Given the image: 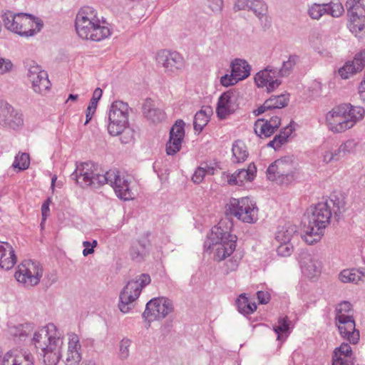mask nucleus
<instances>
[{
	"label": "nucleus",
	"mask_w": 365,
	"mask_h": 365,
	"mask_svg": "<svg viewBox=\"0 0 365 365\" xmlns=\"http://www.w3.org/2000/svg\"><path fill=\"white\" fill-rule=\"evenodd\" d=\"M355 359L350 345L342 343L335 348L332 355V365H354Z\"/></svg>",
	"instance_id": "5701e85b"
},
{
	"label": "nucleus",
	"mask_w": 365,
	"mask_h": 365,
	"mask_svg": "<svg viewBox=\"0 0 365 365\" xmlns=\"http://www.w3.org/2000/svg\"><path fill=\"white\" fill-rule=\"evenodd\" d=\"M249 11H252L259 19H262L267 13V6L262 0H250Z\"/></svg>",
	"instance_id": "37998d69"
},
{
	"label": "nucleus",
	"mask_w": 365,
	"mask_h": 365,
	"mask_svg": "<svg viewBox=\"0 0 365 365\" xmlns=\"http://www.w3.org/2000/svg\"><path fill=\"white\" fill-rule=\"evenodd\" d=\"M237 93L232 91L225 92L220 96L216 108V113L220 119H225L237 109Z\"/></svg>",
	"instance_id": "6ab92c4d"
},
{
	"label": "nucleus",
	"mask_w": 365,
	"mask_h": 365,
	"mask_svg": "<svg viewBox=\"0 0 365 365\" xmlns=\"http://www.w3.org/2000/svg\"><path fill=\"white\" fill-rule=\"evenodd\" d=\"M34 327L33 323L19 324L10 326L9 332L13 337L24 340L34 331Z\"/></svg>",
	"instance_id": "2f4dec72"
},
{
	"label": "nucleus",
	"mask_w": 365,
	"mask_h": 365,
	"mask_svg": "<svg viewBox=\"0 0 365 365\" xmlns=\"http://www.w3.org/2000/svg\"><path fill=\"white\" fill-rule=\"evenodd\" d=\"M185 122L181 120H177L170 130V135L175 138L185 137Z\"/></svg>",
	"instance_id": "09e8293b"
},
{
	"label": "nucleus",
	"mask_w": 365,
	"mask_h": 365,
	"mask_svg": "<svg viewBox=\"0 0 365 365\" xmlns=\"http://www.w3.org/2000/svg\"><path fill=\"white\" fill-rule=\"evenodd\" d=\"M27 76L29 81L34 80L35 78L40 76V80H41V86L45 88L51 87V84L48 80L46 71L41 69V66L36 64L35 63H33L32 65H30Z\"/></svg>",
	"instance_id": "f704fd0d"
},
{
	"label": "nucleus",
	"mask_w": 365,
	"mask_h": 365,
	"mask_svg": "<svg viewBox=\"0 0 365 365\" xmlns=\"http://www.w3.org/2000/svg\"><path fill=\"white\" fill-rule=\"evenodd\" d=\"M339 74L343 79L349 78L351 75L359 72L356 67L354 66V63H352L351 61L346 62L341 68L339 69Z\"/></svg>",
	"instance_id": "8fccbe9b"
},
{
	"label": "nucleus",
	"mask_w": 365,
	"mask_h": 365,
	"mask_svg": "<svg viewBox=\"0 0 365 365\" xmlns=\"http://www.w3.org/2000/svg\"><path fill=\"white\" fill-rule=\"evenodd\" d=\"M119 135H120V141L123 143L126 144V143H128L129 142H130L133 139L135 132L133 129L128 127V125H127L125 128V129H123V130H122V132H120V133Z\"/></svg>",
	"instance_id": "4d7b16f0"
},
{
	"label": "nucleus",
	"mask_w": 365,
	"mask_h": 365,
	"mask_svg": "<svg viewBox=\"0 0 365 365\" xmlns=\"http://www.w3.org/2000/svg\"><path fill=\"white\" fill-rule=\"evenodd\" d=\"M296 232V226L293 225H286L279 228L276 233L275 239L278 242H290Z\"/></svg>",
	"instance_id": "4c0bfd02"
},
{
	"label": "nucleus",
	"mask_w": 365,
	"mask_h": 365,
	"mask_svg": "<svg viewBox=\"0 0 365 365\" xmlns=\"http://www.w3.org/2000/svg\"><path fill=\"white\" fill-rule=\"evenodd\" d=\"M237 236L230 232L227 227H224V222L212 229L209 248L214 252L215 260L222 261L230 256L236 248Z\"/></svg>",
	"instance_id": "423d86ee"
},
{
	"label": "nucleus",
	"mask_w": 365,
	"mask_h": 365,
	"mask_svg": "<svg viewBox=\"0 0 365 365\" xmlns=\"http://www.w3.org/2000/svg\"><path fill=\"white\" fill-rule=\"evenodd\" d=\"M254 130L255 134L260 138L270 137L276 131L274 128H272V125L259 118L255 123Z\"/></svg>",
	"instance_id": "58836bf2"
},
{
	"label": "nucleus",
	"mask_w": 365,
	"mask_h": 365,
	"mask_svg": "<svg viewBox=\"0 0 365 365\" xmlns=\"http://www.w3.org/2000/svg\"><path fill=\"white\" fill-rule=\"evenodd\" d=\"M359 72L365 67V49L356 54L354 60L351 61Z\"/></svg>",
	"instance_id": "864d4df0"
},
{
	"label": "nucleus",
	"mask_w": 365,
	"mask_h": 365,
	"mask_svg": "<svg viewBox=\"0 0 365 365\" xmlns=\"http://www.w3.org/2000/svg\"><path fill=\"white\" fill-rule=\"evenodd\" d=\"M212 113V109L210 106H202V108L195 113L193 120V127L196 132L200 133L203 130L205 126L208 123Z\"/></svg>",
	"instance_id": "c756f323"
},
{
	"label": "nucleus",
	"mask_w": 365,
	"mask_h": 365,
	"mask_svg": "<svg viewBox=\"0 0 365 365\" xmlns=\"http://www.w3.org/2000/svg\"><path fill=\"white\" fill-rule=\"evenodd\" d=\"M151 279L148 274H141L135 279L129 281L120 294L118 307L123 313L129 312L139 297L142 289L149 284Z\"/></svg>",
	"instance_id": "6e6552de"
},
{
	"label": "nucleus",
	"mask_w": 365,
	"mask_h": 365,
	"mask_svg": "<svg viewBox=\"0 0 365 365\" xmlns=\"http://www.w3.org/2000/svg\"><path fill=\"white\" fill-rule=\"evenodd\" d=\"M148 253V245L145 242L136 240L132 243L130 256L133 260L141 262L144 260Z\"/></svg>",
	"instance_id": "473e14b6"
},
{
	"label": "nucleus",
	"mask_w": 365,
	"mask_h": 365,
	"mask_svg": "<svg viewBox=\"0 0 365 365\" xmlns=\"http://www.w3.org/2000/svg\"><path fill=\"white\" fill-rule=\"evenodd\" d=\"M24 125L23 115L5 101H0V125L17 130Z\"/></svg>",
	"instance_id": "f3484780"
},
{
	"label": "nucleus",
	"mask_w": 365,
	"mask_h": 365,
	"mask_svg": "<svg viewBox=\"0 0 365 365\" xmlns=\"http://www.w3.org/2000/svg\"><path fill=\"white\" fill-rule=\"evenodd\" d=\"M71 178L82 187L98 188L109 184L116 195L121 200H129L133 198V192L130 188V182L118 170L107 171L105 174L98 172V167L93 163L86 162L77 165Z\"/></svg>",
	"instance_id": "f257e3e1"
},
{
	"label": "nucleus",
	"mask_w": 365,
	"mask_h": 365,
	"mask_svg": "<svg viewBox=\"0 0 365 365\" xmlns=\"http://www.w3.org/2000/svg\"><path fill=\"white\" fill-rule=\"evenodd\" d=\"M128 103L121 101H114L108 112V133L113 136L119 135L120 132L128 125Z\"/></svg>",
	"instance_id": "9d476101"
},
{
	"label": "nucleus",
	"mask_w": 365,
	"mask_h": 365,
	"mask_svg": "<svg viewBox=\"0 0 365 365\" xmlns=\"http://www.w3.org/2000/svg\"><path fill=\"white\" fill-rule=\"evenodd\" d=\"M24 13H14L11 11H6L1 15V19L4 26L9 31L20 35L21 24Z\"/></svg>",
	"instance_id": "bb28decb"
},
{
	"label": "nucleus",
	"mask_w": 365,
	"mask_h": 365,
	"mask_svg": "<svg viewBox=\"0 0 365 365\" xmlns=\"http://www.w3.org/2000/svg\"><path fill=\"white\" fill-rule=\"evenodd\" d=\"M132 344L131 339L124 337L119 343L118 356L121 359H126L130 355V347Z\"/></svg>",
	"instance_id": "49530a36"
},
{
	"label": "nucleus",
	"mask_w": 365,
	"mask_h": 365,
	"mask_svg": "<svg viewBox=\"0 0 365 365\" xmlns=\"http://www.w3.org/2000/svg\"><path fill=\"white\" fill-rule=\"evenodd\" d=\"M2 365H34L33 356L26 352L11 351L3 357Z\"/></svg>",
	"instance_id": "b1692460"
},
{
	"label": "nucleus",
	"mask_w": 365,
	"mask_h": 365,
	"mask_svg": "<svg viewBox=\"0 0 365 365\" xmlns=\"http://www.w3.org/2000/svg\"><path fill=\"white\" fill-rule=\"evenodd\" d=\"M287 140L284 137L283 135L279 133L276 135L272 140L269 141L268 146L273 148L275 150H278L282 145L286 143Z\"/></svg>",
	"instance_id": "6e6d98bb"
},
{
	"label": "nucleus",
	"mask_w": 365,
	"mask_h": 365,
	"mask_svg": "<svg viewBox=\"0 0 365 365\" xmlns=\"http://www.w3.org/2000/svg\"><path fill=\"white\" fill-rule=\"evenodd\" d=\"M227 207L230 215L245 223L254 224L259 219V209L250 197L231 198Z\"/></svg>",
	"instance_id": "1a4fd4ad"
},
{
	"label": "nucleus",
	"mask_w": 365,
	"mask_h": 365,
	"mask_svg": "<svg viewBox=\"0 0 365 365\" xmlns=\"http://www.w3.org/2000/svg\"><path fill=\"white\" fill-rule=\"evenodd\" d=\"M43 21L32 14L24 13L21 24V36L30 37L38 33L43 28Z\"/></svg>",
	"instance_id": "4be33fe9"
},
{
	"label": "nucleus",
	"mask_w": 365,
	"mask_h": 365,
	"mask_svg": "<svg viewBox=\"0 0 365 365\" xmlns=\"http://www.w3.org/2000/svg\"><path fill=\"white\" fill-rule=\"evenodd\" d=\"M356 146V143L354 140H348L343 143L336 151L339 154V157L344 156L348 153H351L354 151Z\"/></svg>",
	"instance_id": "3c124183"
},
{
	"label": "nucleus",
	"mask_w": 365,
	"mask_h": 365,
	"mask_svg": "<svg viewBox=\"0 0 365 365\" xmlns=\"http://www.w3.org/2000/svg\"><path fill=\"white\" fill-rule=\"evenodd\" d=\"M256 170L255 164L251 163L247 169L239 170L231 175L227 180V182L230 185L242 186L245 182H251L254 180Z\"/></svg>",
	"instance_id": "393cba45"
},
{
	"label": "nucleus",
	"mask_w": 365,
	"mask_h": 365,
	"mask_svg": "<svg viewBox=\"0 0 365 365\" xmlns=\"http://www.w3.org/2000/svg\"><path fill=\"white\" fill-rule=\"evenodd\" d=\"M232 160L235 163H243L248 157V151L244 142L242 140H236L233 143Z\"/></svg>",
	"instance_id": "c9c22d12"
},
{
	"label": "nucleus",
	"mask_w": 365,
	"mask_h": 365,
	"mask_svg": "<svg viewBox=\"0 0 365 365\" xmlns=\"http://www.w3.org/2000/svg\"><path fill=\"white\" fill-rule=\"evenodd\" d=\"M250 0H236L234 4L233 9L235 11L242 10H248L250 9Z\"/></svg>",
	"instance_id": "e2e57ef3"
},
{
	"label": "nucleus",
	"mask_w": 365,
	"mask_h": 365,
	"mask_svg": "<svg viewBox=\"0 0 365 365\" xmlns=\"http://www.w3.org/2000/svg\"><path fill=\"white\" fill-rule=\"evenodd\" d=\"M16 262L14 250L10 244L0 241V267L9 270Z\"/></svg>",
	"instance_id": "a878e982"
},
{
	"label": "nucleus",
	"mask_w": 365,
	"mask_h": 365,
	"mask_svg": "<svg viewBox=\"0 0 365 365\" xmlns=\"http://www.w3.org/2000/svg\"><path fill=\"white\" fill-rule=\"evenodd\" d=\"M102 95H103L102 89L100 88H96L93 91V96L91 99V101H90L88 106L91 107H93V108H95L96 109L99 100L101 99V98L102 97Z\"/></svg>",
	"instance_id": "052dcab7"
},
{
	"label": "nucleus",
	"mask_w": 365,
	"mask_h": 365,
	"mask_svg": "<svg viewBox=\"0 0 365 365\" xmlns=\"http://www.w3.org/2000/svg\"><path fill=\"white\" fill-rule=\"evenodd\" d=\"M238 81V80L235 79V77L232 76V73H231L230 75L225 74L223 76L220 78V83L224 86H230L236 84Z\"/></svg>",
	"instance_id": "0e129e2a"
},
{
	"label": "nucleus",
	"mask_w": 365,
	"mask_h": 365,
	"mask_svg": "<svg viewBox=\"0 0 365 365\" xmlns=\"http://www.w3.org/2000/svg\"><path fill=\"white\" fill-rule=\"evenodd\" d=\"M82 359L81 345L79 336L75 333L68 334V349L66 354V365H78Z\"/></svg>",
	"instance_id": "412c9836"
},
{
	"label": "nucleus",
	"mask_w": 365,
	"mask_h": 365,
	"mask_svg": "<svg viewBox=\"0 0 365 365\" xmlns=\"http://www.w3.org/2000/svg\"><path fill=\"white\" fill-rule=\"evenodd\" d=\"M42 275L43 268L41 264L31 259L24 260L19 265L15 273L16 280L27 287L37 285Z\"/></svg>",
	"instance_id": "f8f14e48"
},
{
	"label": "nucleus",
	"mask_w": 365,
	"mask_h": 365,
	"mask_svg": "<svg viewBox=\"0 0 365 365\" xmlns=\"http://www.w3.org/2000/svg\"><path fill=\"white\" fill-rule=\"evenodd\" d=\"M173 311V302L168 298H154L146 304L143 317L148 322L164 319Z\"/></svg>",
	"instance_id": "ddd939ff"
},
{
	"label": "nucleus",
	"mask_w": 365,
	"mask_h": 365,
	"mask_svg": "<svg viewBox=\"0 0 365 365\" xmlns=\"http://www.w3.org/2000/svg\"><path fill=\"white\" fill-rule=\"evenodd\" d=\"M207 6L214 14H220L223 9V0H207Z\"/></svg>",
	"instance_id": "5fc2aeb1"
},
{
	"label": "nucleus",
	"mask_w": 365,
	"mask_h": 365,
	"mask_svg": "<svg viewBox=\"0 0 365 365\" xmlns=\"http://www.w3.org/2000/svg\"><path fill=\"white\" fill-rule=\"evenodd\" d=\"M339 279L344 283L357 284L365 280V272L355 268L344 269L339 274Z\"/></svg>",
	"instance_id": "7c9ffc66"
},
{
	"label": "nucleus",
	"mask_w": 365,
	"mask_h": 365,
	"mask_svg": "<svg viewBox=\"0 0 365 365\" xmlns=\"http://www.w3.org/2000/svg\"><path fill=\"white\" fill-rule=\"evenodd\" d=\"M290 322L287 317H279L278 319V325L274 326L273 329L277 334L278 340H284L283 334L289 333Z\"/></svg>",
	"instance_id": "79ce46f5"
},
{
	"label": "nucleus",
	"mask_w": 365,
	"mask_h": 365,
	"mask_svg": "<svg viewBox=\"0 0 365 365\" xmlns=\"http://www.w3.org/2000/svg\"><path fill=\"white\" fill-rule=\"evenodd\" d=\"M294 130V128L292 126L291 123L288 125H287L286 127H284V128H282L279 133H281L282 135H284V137H285V138L287 140L288 138L291 135V134L292 133Z\"/></svg>",
	"instance_id": "774afa93"
},
{
	"label": "nucleus",
	"mask_w": 365,
	"mask_h": 365,
	"mask_svg": "<svg viewBox=\"0 0 365 365\" xmlns=\"http://www.w3.org/2000/svg\"><path fill=\"white\" fill-rule=\"evenodd\" d=\"M30 164L29 155L26 153L17 155L13 163V167L17 168L21 170H26Z\"/></svg>",
	"instance_id": "a18cd8bd"
},
{
	"label": "nucleus",
	"mask_w": 365,
	"mask_h": 365,
	"mask_svg": "<svg viewBox=\"0 0 365 365\" xmlns=\"http://www.w3.org/2000/svg\"><path fill=\"white\" fill-rule=\"evenodd\" d=\"M231 72L235 79L242 81L250 75L251 66L242 58H235L230 63Z\"/></svg>",
	"instance_id": "cd10ccee"
},
{
	"label": "nucleus",
	"mask_w": 365,
	"mask_h": 365,
	"mask_svg": "<svg viewBox=\"0 0 365 365\" xmlns=\"http://www.w3.org/2000/svg\"><path fill=\"white\" fill-rule=\"evenodd\" d=\"M258 301L262 304H267L270 300V294L267 292L258 291L257 292Z\"/></svg>",
	"instance_id": "69168bd1"
},
{
	"label": "nucleus",
	"mask_w": 365,
	"mask_h": 365,
	"mask_svg": "<svg viewBox=\"0 0 365 365\" xmlns=\"http://www.w3.org/2000/svg\"><path fill=\"white\" fill-rule=\"evenodd\" d=\"M279 245L277 248L278 255L282 257H289L294 250L293 246L290 242H279Z\"/></svg>",
	"instance_id": "603ef678"
},
{
	"label": "nucleus",
	"mask_w": 365,
	"mask_h": 365,
	"mask_svg": "<svg viewBox=\"0 0 365 365\" xmlns=\"http://www.w3.org/2000/svg\"><path fill=\"white\" fill-rule=\"evenodd\" d=\"M51 200L49 198H48L42 205L41 206V214H42V221H45L48 213L49 212V205H50Z\"/></svg>",
	"instance_id": "338daca9"
},
{
	"label": "nucleus",
	"mask_w": 365,
	"mask_h": 365,
	"mask_svg": "<svg viewBox=\"0 0 365 365\" xmlns=\"http://www.w3.org/2000/svg\"><path fill=\"white\" fill-rule=\"evenodd\" d=\"M364 115L363 107L342 103L330 110L326 115V120L330 130L341 133L353 128L364 118Z\"/></svg>",
	"instance_id": "39448f33"
},
{
	"label": "nucleus",
	"mask_w": 365,
	"mask_h": 365,
	"mask_svg": "<svg viewBox=\"0 0 365 365\" xmlns=\"http://www.w3.org/2000/svg\"><path fill=\"white\" fill-rule=\"evenodd\" d=\"M350 302L344 301L336 309V325L342 338L352 344H356L360 339L359 331L356 329Z\"/></svg>",
	"instance_id": "0eeeda50"
},
{
	"label": "nucleus",
	"mask_w": 365,
	"mask_h": 365,
	"mask_svg": "<svg viewBox=\"0 0 365 365\" xmlns=\"http://www.w3.org/2000/svg\"><path fill=\"white\" fill-rule=\"evenodd\" d=\"M331 211L328 201L317 203L312 209L311 214L304 222L303 235L302 237L308 245L318 242L324 230L330 222Z\"/></svg>",
	"instance_id": "20e7f679"
},
{
	"label": "nucleus",
	"mask_w": 365,
	"mask_h": 365,
	"mask_svg": "<svg viewBox=\"0 0 365 365\" xmlns=\"http://www.w3.org/2000/svg\"><path fill=\"white\" fill-rule=\"evenodd\" d=\"M156 61L168 74H173L182 70L185 66L183 57L176 51L161 50L158 52Z\"/></svg>",
	"instance_id": "dca6fc26"
},
{
	"label": "nucleus",
	"mask_w": 365,
	"mask_h": 365,
	"mask_svg": "<svg viewBox=\"0 0 365 365\" xmlns=\"http://www.w3.org/2000/svg\"><path fill=\"white\" fill-rule=\"evenodd\" d=\"M32 344L43 356L46 365H56L61 357L63 344L61 333L53 324H48L36 331L32 338Z\"/></svg>",
	"instance_id": "f03ea898"
},
{
	"label": "nucleus",
	"mask_w": 365,
	"mask_h": 365,
	"mask_svg": "<svg viewBox=\"0 0 365 365\" xmlns=\"http://www.w3.org/2000/svg\"><path fill=\"white\" fill-rule=\"evenodd\" d=\"M184 138H175L169 136V140L166 144V153L168 155H174L179 152L182 147Z\"/></svg>",
	"instance_id": "a19ab883"
},
{
	"label": "nucleus",
	"mask_w": 365,
	"mask_h": 365,
	"mask_svg": "<svg viewBox=\"0 0 365 365\" xmlns=\"http://www.w3.org/2000/svg\"><path fill=\"white\" fill-rule=\"evenodd\" d=\"M289 95L281 94L278 96H272L264 103L254 111L256 115L264 113L266 112H274L279 113V110L286 107L289 103Z\"/></svg>",
	"instance_id": "aec40b11"
},
{
	"label": "nucleus",
	"mask_w": 365,
	"mask_h": 365,
	"mask_svg": "<svg viewBox=\"0 0 365 365\" xmlns=\"http://www.w3.org/2000/svg\"><path fill=\"white\" fill-rule=\"evenodd\" d=\"M265 113L264 117L260 119L264 120V122H267V123L272 125V128L277 130L281 125L280 116L278 113H274V112H266Z\"/></svg>",
	"instance_id": "de8ad7c7"
},
{
	"label": "nucleus",
	"mask_w": 365,
	"mask_h": 365,
	"mask_svg": "<svg viewBox=\"0 0 365 365\" xmlns=\"http://www.w3.org/2000/svg\"><path fill=\"white\" fill-rule=\"evenodd\" d=\"M206 174H214V168L205 165V167H198L192 176V180L195 184H200L204 180Z\"/></svg>",
	"instance_id": "c03bdc74"
},
{
	"label": "nucleus",
	"mask_w": 365,
	"mask_h": 365,
	"mask_svg": "<svg viewBox=\"0 0 365 365\" xmlns=\"http://www.w3.org/2000/svg\"><path fill=\"white\" fill-rule=\"evenodd\" d=\"M280 78L282 77L278 73V68L268 65L255 74V82L258 88H265L268 93H270L281 85Z\"/></svg>",
	"instance_id": "2eb2a0df"
},
{
	"label": "nucleus",
	"mask_w": 365,
	"mask_h": 365,
	"mask_svg": "<svg viewBox=\"0 0 365 365\" xmlns=\"http://www.w3.org/2000/svg\"><path fill=\"white\" fill-rule=\"evenodd\" d=\"M361 0H346L345 6L349 16V28L356 36L365 34V6Z\"/></svg>",
	"instance_id": "9b49d317"
},
{
	"label": "nucleus",
	"mask_w": 365,
	"mask_h": 365,
	"mask_svg": "<svg viewBox=\"0 0 365 365\" xmlns=\"http://www.w3.org/2000/svg\"><path fill=\"white\" fill-rule=\"evenodd\" d=\"M302 272L309 278H312L320 273L319 263L310 255H307L301 261Z\"/></svg>",
	"instance_id": "72a5a7b5"
},
{
	"label": "nucleus",
	"mask_w": 365,
	"mask_h": 365,
	"mask_svg": "<svg viewBox=\"0 0 365 365\" xmlns=\"http://www.w3.org/2000/svg\"><path fill=\"white\" fill-rule=\"evenodd\" d=\"M239 265V259L232 257L225 263V273L228 274L231 272L237 270Z\"/></svg>",
	"instance_id": "13d9d810"
},
{
	"label": "nucleus",
	"mask_w": 365,
	"mask_h": 365,
	"mask_svg": "<svg viewBox=\"0 0 365 365\" xmlns=\"http://www.w3.org/2000/svg\"><path fill=\"white\" fill-rule=\"evenodd\" d=\"M30 81L31 82L32 88L36 93L42 94L50 89V88H45L41 86L40 76L35 78L34 80H30Z\"/></svg>",
	"instance_id": "bf43d9fd"
},
{
	"label": "nucleus",
	"mask_w": 365,
	"mask_h": 365,
	"mask_svg": "<svg viewBox=\"0 0 365 365\" xmlns=\"http://www.w3.org/2000/svg\"><path fill=\"white\" fill-rule=\"evenodd\" d=\"M75 27L79 37L101 41L110 35V29L101 24L98 13L91 6H83L76 16Z\"/></svg>",
	"instance_id": "7ed1b4c3"
},
{
	"label": "nucleus",
	"mask_w": 365,
	"mask_h": 365,
	"mask_svg": "<svg viewBox=\"0 0 365 365\" xmlns=\"http://www.w3.org/2000/svg\"><path fill=\"white\" fill-rule=\"evenodd\" d=\"M293 165L288 158L275 160L267 168V175L269 180L278 183H289L294 178Z\"/></svg>",
	"instance_id": "4468645a"
},
{
	"label": "nucleus",
	"mask_w": 365,
	"mask_h": 365,
	"mask_svg": "<svg viewBox=\"0 0 365 365\" xmlns=\"http://www.w3.org/2000/svg\"><path fill=\"white\" fill-rule=\"evenodd\" d=\"M236 304L238 311L244 315H249L257 309L255 302H251L245 294H242L239 296L236 301Z\"/></svg>",
	"instance_id": "e433bc0d"
},
{
	"label": "nucleus",
	"mask_w": 365,
	"mask_h": 365,
	"mask_svg": "<svg viewBox=\"0 0 365 365\" xmlns=\"http://www.w3.org/2000/svg\"><path fill=\"white\" fill-rule=\"evenodd\" d=\"M308 15L312 19L318 20L324 14H329L332 17L338 18L343 15L344 9L339 3L330 2L328 4H313L308 9Z\"/></svg>",
	"instance_id": "a211bd4d"
},
{
	"label": "nucleus",
	"mask_w": 365,
	"mask_h": 365,
	"mask_svg": "<svg viewBox=\"0 0 365 365\" xmlns=\"http://www.w3.org/2000/svg\"><path fill=\"white\" fill-rule=\"evenodd\" d=\"M339 158V154L338 153L336 149L334 150L326 151L323 155V160L326 163H329L332 160H338Z\"/></svg>",
	"instance_id": "680f3d73"
},
{
	"label": "nucleus",
	"mask_w": 365,
	"mask_h": 365,
	"mask_svg": "<svg viewBox=\"0 0 365 365\" xmlns=\"http://www.w3.org/2000/svg\"><path fill=\"white\" fill-rule=\"evenodd\" d=\"M299 61V56L297 55L289 56L287 61H283L280 68H278L279 76L282 77L288 76L292 71L294 67Z\"/></svg>",
	"instance_id": "ea45409f"
},
{
	"label": "nucleus",
	"mask_w": 365,
	"mask_h": 365,
	"mask_svg": "<svg viewBox=\"0 0 365 365\" xmlns=\"http://www.w3.org/2000/svg\"><path fill=\"white\" fill-rule=\"evenodd\" d=\"M143 113L144 116L153 123H159L165 118V112L156 108L150 98H147L143 105Z\"/></svg>",
	"instance_id": "c85d7f7f"
}]
</instances>
